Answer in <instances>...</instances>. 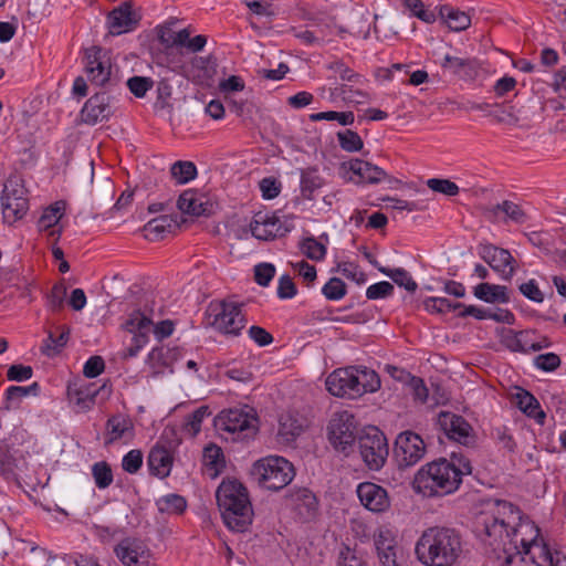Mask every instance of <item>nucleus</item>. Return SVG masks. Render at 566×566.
Returning <instances> with one entry per match:
<instances>
[{"instance_id":"f3484780","label":"nucleus","mask_w":566,"mask_h":566,"mask_svg":"<svg viewBox=\"0 0 566 566\" xmlns=\"http://www.w3.org/2000/svg\"><path fill=\"white\" fill-rule=\"evenodd\" d=\"M140 17L135 12L130 2H122L113 9L106 18L108 32L106 35H120L133 32L138 25Z\"/></svg>"},{"instance_id":"393cba45","label":"nucleus","mask_w":566,"mask_h":566,"mask_svg":"<svg viewBox=\"0 0 566 566\" xmlns=\"http://www.w3.org/2000/svg\"><path fill=\"white\" fill-rule=\"evenodd\" d=\"M524 554H532L531 559L527 560L530 566H557L558 557L555 558L546 544H538L536 538L526 542L524 538L520 541Z\"/></svg>"},{"instance_id":"0eeeda50","label":"nucleus","mask_w":566,"mask_h":566,"mask_svg":"<svg viewBox=\"0 0 566 566\" xmlns=\"http://www.w3.org/2000/svg\"><path fill=\"white\" fill-rule=\"evenodd\" d=\"M214 426L234 437L233 440H249L259 430V418L254 408L243 407L222 410L214 419Z\"/></svg>"},{"instance_id":"20e7f679","label":"nucleus","mask_w":566,"mask_h":566,"mask_svg":"<svg viewBox=\"0 0 566 566\" xmlns=\"http://www.w3.org/2000/svg\"><path fill=\"white\" fill-rule=\"evenodd\" d=\"M216 499L224 524L233 532H245L253 520V509L247 488L238 480H223Z\"/></svg>"},{"instance_id":"bf43d9fd","label":"nucleus","mask_w":566,"mask_h":566,"mask_svg":"<svg viewBox=\"0 0 566 566\" xmlns=\"http://www.w3.org/2000/svg\"><path fill=\"white\" fill-rule=\"evenodd\" d=\"M66 286L62 283L53 285L48 294V306L52 312H60L65 302Z\"/></svg>"},{"instance_id":"423d86ee","label":"nucleus","mask_w":566,"mask_h":566,"mask_svg":"<svg viewBox=\"0 0 566 566\" xmlns=\"http://www.w3.org/2000/svg\"><path fill=\"white\" fill-rule=\"evenodd\" d=\"M251 475L261 488L276 492L292 482L295 470L285 458L269 455L253 463Z\"/></svg>"},{"instance_id":"5fc2aeb1","label":"nucleus","mask_w":566,"mask_h":566,"mask_svg":"<svg viewBox=\"0 0 566 566\" xmlns=\"http://www.w3.org/2000/svg\"><path fill=\"white\" fill-rule=\"evenodd\" d=\"M300 248L302 252L313 261H322L326 254V247L314 237L305 238Z\"/></svg>"},{"instance_id":"cd10ccee","label":"nucleus","mask_w":566,"mask_h":566,"mask_svg":"<svg viewBox=\"0 0 566 566\" xmlns=\"http://www.w3.org/2000/svg\"><path fill=\"white\" fill-rule=\"evenodd\" d=\"M178 214H163L148 221L145 227V238L150 241L163 239L166 233H171L180 227Z\"/></svg>"},{"instance_id":"3c124183","label":"nucleus","mask_w":566,"mask_h":566,"mask_svg":"<svg viewBox=\"0 0 566 566\" xmlns=\"http://www.w3.org/2000/svg\"><path fill=\"white\" fill-rule=\"evenodd\" d=\"M92 475L98 489H106L113 482V472L111 465L105 461L96 462L92 467Z\"/></svg>"},{"instance_id":"f03ea898","label":"nucleus","mask_w":566,"mask_h":566,"mask_svg":"<svg viewBox=\"0 0 566 566\" xmlns=\"http://www.w3.org/2000/svg\"><path fill=\"white\" fill-rule=\"evenodd\" d=\"M462 553V536L450 527H430L416 544L417 557L426 566H453Z\"/></svg>"},{"instance_id":"4468645a","label":"nucleus","mask_w":566,"mask_h":566,"mask_svg":"<svg viewBox=\"0 0 566 566\" xmlns=\"http://www.w3.org/2000/svg\"><path fill=\"white\" fill-rule=\"evenodd\" d=\"M426 453L423 439L413 431L400 432L395 441L394 455L399 468H409L418 463Z\"/></svg>"},{"instance_id":"13d9d810","label":"nucleus","mask_w":566,"mask_h":566,"mask_svg":"<svg viewBox=\"0 0 566 566\" xmlns=\"http://www.w3.org/2000/svg\"><path fill=\"white\" fill-rule=\"evenodd\" d=\"M426 184L427 187L432 191L442 193L448 197H454L460 191L459 186L449 179L430 178Z\"/></svg>"},{"instance_id":"864d4df0","label":"nucleus","mask_w":566,"mask_h":566,"mask_svg":"<svg viewBox=\"0 0 566 566\" xmlns=\"http://www.w3.org/2000/svg\"><path fill=\"white\" fill-rule=\"evenodd\" d=\"M310 119L312 122L337 120L340 125L347 126V125H352L354 123L355 116H354L353 112L328 111V112L314 113V114L310 115Z\"/></svg>"},{"instance_id":"8fccbe9b","label":"nucleus","mask_w":566,"mask_h":566,"mask_svg":"<svg viewBox=\"0 0 566 566\" xmlns=\"http://www.w3.org/2000/svg\"><path fill=\"white\" fill-rule=\"evenodd\" d=\"M337 139L340 148L348 153L359 151L364 146L360 136L352 129L338 132Z\"/></svg>"},{"instance_id":"2eb2a0df","label":"nucleus","mask_w":566,"mask_h":566,"mask_svg":"<svg viewBox=\"0 0 566 566\" xmlns=\"http://www.w3.org/2000/svg\"><path fill=\"white\" fill-rule=\"evenodd\" d=\"M116 557L125 566H156L154 554L136 538H125L114 548Z\"/></svg>"},{"instance_id":"4d7b16f0","label":"nucleus","mask_w":566,"mask_h":566,"mask_svg":"<svg viewBox=\"0 0 566 566\" xmlns=\"http://www.w3.org/2000/svg\"><path fill=\"white\" fill-rule=\"evenodd\" d=\"M323 295L329 301H339L347 293V286L339 277H331L322 289Z\"/></svg>"},{"instance_id":"a19ab883","label":"nucleus","mask_w":566,"mask_h":566,"mask_svg":"<svg viewBox=\"0 0 566 566\" xmlns=\"http://www.w3.org/2000/svg\"><path fill=\"white\" fill-rule=\"evenodd\" d=\"M324 184L323 178L318 175L316 168H306L301 170V193L307 199H313L315 190L319 189Z\"/></svg>"},{"instance_id":"c756f323","label":"nucleus","mask_w":566,"mask_h":566,"mask_svg":"<svg viewBox=\"0 0 566 566\" xmlns=\"http://www.w3.org/2000/svg\"><path fill=\"white\" fill-rule=\"evenodd\" d=\"M512 400L522 412L535 418L538 423L544 422L545 412L541 410L538 400L530 391L516 387L515 392L512 394Z\"/></svg>"},{"instance_id":"dca6fc26","label":"nucleus","mask_w":566,"mask_h":566,"mask_svg":"<svg viewBox=\"0 0 566 566\" xmlns=\"http://www.w3.org/2000/svg\"><path fill=\"white\" fill-rule=\"evenodd\" d=\"M438 424L450 440L465 447L474 446L475 434L471 424L463 417L441 411L438 416Z\"/></svg>"},{"instance_id":"72a5a7b5","label":"nucleus","mask_w":566,"mask_h":566,"mask_svg":"<svg viewBox=\"0 0 566 566\" xmlns=\"http://www.w3.org/2000/svg\"><path fill=\"white\" fill-rule=\"evenodd\" d=\"M348 165L350 171L368 184H378L387 176L382 168L361 159H353Z\"/></svg>"},{"instance_id":"e433bc0d","label":"nucleus","mask_w":566,"mask_h":566,"mask_svg":"<svg viewBox=\"0 0 566 566\" xmlns=\"http://www.w3.org/2000/svg\"><path fill=\"white\" fill-rule=\"evenodd\" d=\"M303 426L291 415H282L279 422L277 437L280 442L290 444L302 433Z\"/></svg>"},{"instance_id":"c03bdc74","label":"nucleus","mask_w":566,"mask_h":566,"mask_svg":"<svg viewBox=\"0 0 566 566\" xmlns=\"http://www.w3.org/2000/svg\"><path fill=\"white\" fill-rule=\"evenodd\" d=\"M491 211L494 216H497L499 212H503L506 219L515 223H524L527 219L526 213L521 206L510 200H504L502 203H497Z\"/></svg>"},{"instance_id":"de8ad7c7","label":"nucleus","mask_w":566,"mask_h":566,"mask_svg":"<svg viewBox=\"0 0 566 566\" xmlns=\"http://www.w3.org/2000/svg\"><path fill=\"white\" fill-rule=\"evenodd\" d=\"M403 7L410 12L411 17H416L426 23L436 22L438 14L428 10L421 0H402Z\"/></svg>"},{"instance_id":"5701e85b","label":"nucleus","mask_w":566,"mask_h":566,"mask_svg":"<svg viewBox=\"0 0 566 566\" xmlns=\"http://www.w3.org/2000/svg\"><path fill=\"white\" fill-rule=\"evenodd\" d=\"M250 230L254 238L259 240H272L277 235H284L289 229L282 227V223L275 214L269 216L263 212L254 214L250 223Z\"/></svg>"},{"instance_id":"4c0bfd02","label":"nucleus","mask_w":566,"mask_h":566,"mask_svg":"<svg viewBox=\"0 0 566 566\" xmlns=\"http://www.w3.org/2000/svg\"><path fill=\"white\" fill-rule=\"evenodd\" d=\"M355 377H357L358 397L366 392H375L380 388V378L378 374L367 367L355 366Z\"/></svg>"},{"instance_id":"603ef678","label":"nucleus","mask_w":566,"mask_h":566,"mask_svg":"<svg viewBox=\"0 0 566 566\" xmlns=\"http://www.w3.org/2000/svg\"><path fill=\"white\" fill-rule=\"evenodd\" d=\"M70 331H63L59 336L50 333L44 345L41 347L42 354L46 356H54L61 352L69 340Z\"/></svg>"},{"instance_id":"774afa93","label":"nucleus","mask_w":566,"mask_h":566,"mask_svg":"<svg viewBox=\"0 0 566 566\" xmlns=\"http://www.w3.org/2000/svg\"><path fill=\"white\" fill-rule=\"evenodd\" d=\"M275 274V266L272 263H260L254 266L255 282L261 286H268Z\"/></svg>"},{"instance_id":"a878e982","label":"nucleus","mask_w":566,"mask_h":566,"mask_svg":"<svg viewBox=\"0 0 566 566\" xmlns=\"http://www.w3.org/2000/svg\"><path fill=\"white\" fill-rule=\"evenodd\" d=\"M178 358L177 348L155 347L148 354L146 365L151 370V376L157 377L164 374L166 368L172 373L171 365Z\"/></svg>"},{"instance_id":"b1692460","label":"nucleus","mask_w":566,"mask_h":566,"mask_svg":"<svg viewBox=\"0 0 566 566\" xmlns=\"http://www.w3.org/2000/svg\"><path fill=\"white\" fill-rule=\"evenodd\" d=\"M202 195L197 193L195 190H185L177 201L178 209L187 214L200 217L210 216L213 210V205L208 200H203Z\"/></svg>"},{"instance_id":"9b49d317","label":"nucleus","mask_w":566,"mask_h":566,"mask_svg":"<svg viewBox=\"0 0 566 566\" xmlns=\"http://www.w3.org/2000/svg\"><path fill=\"white\" fill-rule=\"evenodd\" d=\"M357 443L360 457L370 470L377 471L384 467L389 450L387 439L378 428L363 430Z\"/></svg>"},{"instance_id":"4be33fe9","label":"nucleus","mask_w":566,"mask_h":566,"mask_svg":"<svg viewBox=\"0 0 566 566\" xmlns=\"http://www.w3.org/2000/svg\"><path fill=\"white\" fill-rule=\"evenodd\" d=\"M287 499L302 522H310L316 517L318 501L315 494L308 489L298 488L290 490Z\"/></svg>"},{"instance_id":"052dcab7","label":"nucleus","mask_w":566,"mask_h":566,"mask_svg":"<svg viewBox=\"0 0 566 566\" xmlns=\"http://www.w3.org/2000/svg\"><path fill=\"white\" fill-rule=\"evenodd\" d=\"M338 566H366L363 555L348 546H344L338 554Z\"/></svg>"},{"instance_id":"58836bf2","label":"nucleus","mask_w":566,"mask_h":566,"mask_svg":"<svg viewBox=\"0 0 566 566\" xmlns=\"http://www.w3.org/2000/svg\"><path fill=\"white\" fill-rule=\"evenodd\" d=\"M154 35H191L197 32L191 24H186L185 20L169 18L154 29Z\"/></svg>"},{"instance_id":"aec40b11","label":"nucleus","mask_w":566,"mask_h":566,"mask_svg":"<svg viewBox=\"0 0 566 566\" xmlns=\"http://www.w3.org/2000/svg\"><path fill=\"white\" fill-rule=\"evenodd\" d=\"M356 492L360 503L374 513H382L390 507V499L386 489L376 483H359Z\"/></svg>"},{"instance_id":"1a4fd4ad","label":"nucleus","mask_w":566,"mask_h":566,"mask_svg":"<svg viewBox=\"0 0 566 566\" xmlns=\"http://www.w3.org/2000/svg\"><path fill=\"white\" fill-rule=\"evenodd\" d=\"M327 430L329 442L334 449L346 457L354 451L355 442L358 441L361 433L357 428L354 415L347 410L334 413Z\"/></svg>"},{"instance_id":"6ab92c4d","label":"nucleus","mask_w":566,"mask_h":566,"mask_svg":"<svg viewBox=\"0 0 566 566\" xmlns=\"http://www.w3.org/2000/svg\"><path fill=\"white\" fill-rule=\"evenodd\" d=\"M112 97L106 93H96L91 96L81 111L82 120L88 125L107 120L114 113L111 104Z\"/></svg>"},{"instance_id":"338daca9","label":"nucleus","mask_w":566,"mask_h":566,"mask_svg":"<svg viewBox=\"0 0 566 566\" xmlns=\"http://www.w3.org/2000/svg\"><path fill=\"white\" fill-rule=\"evenodd\" d=\"M143 464V453L134 449L126 453L122 461L123 470L129 474H135Z\"/></svg>"},{"instance_id":"680f3d73","label":"nucleus","mask_w":566,"mask_h":566,"mask_svg":"<svg viewBox=\"0 0 566 566\" xmlns=\"http://www.w3.org/2000/svg\"><path fill=\"white\" fill-rule=\"evenodd\" d=\"M560 364V357L555 353L539 354L534 358V366L547 373L555 371Z\"/></svg>"},{"instance_id":"69168bd1","label":"nucleus","mask_w":566,"mask_h":566,"mask_svg":"<svg viewBox=\"0 0 566 566\" xmlns=\"http://www.w3.org/2000/svg\"><path fill=\"white\" fill-rule=\"evenodd\" d=\"M210 410L207 406H201L197 410H195L188 418L186 423V429L192 436H196L201 429L202 420L210 416Z\"/></svg>"},{"instance_id":"37998d69","label":"nucleus","mask_w":566,"mask_h":566,"mask_svg":"<svg viewBox=\"0 0 566 566\" xmlns=\"http://www.w3.org/2000/svg\"><path fill=\"white\" fill-rule=\"evenodd\" d=\"M378 271L390 277L396 284H398L401 287H405L410 293H413L418 287L416 281L402 268L389 269L385 266H379Z\"/></svg>"},{"instance_id":"c9c22d12","label":"nucleus","mask_w":566,"mask_h":566,"mask_svg":"<svg viewBox=\"0 0 566 566\" xmlns=\"http://www.w3.org/2000/svg\"><path fill=\"white\" fill-rule=\"evenodd\" d=\"M474 296L486 303H507L510 296L506 286L480 283L474 287Z\"/></svg>"},{"instance_id":"2f4dec72","label":"nucleus","mask_w":566,"mask_h":566,"mask_svg":"<svg viewBox=\"0 0 566 566\" xmlns=\"http://www.w3.org/2000/svg\"><path fill=\"white\" fill-rule=\"evenodd\" d=\"M40 390V386L38 382H33L30 386H10L6 392L4 397L0 400V410L9 411L14 410L20 407L22 399L29 395L36 396Z\"/></svg>"},{"instance_id":"e2e57ef3","label":"nucleus","mask_w":566,"mask_h":566,"mask_svg":"<svg viewBox=\"0 0 566 566\" xmlns=\"http://www.w3.org/2000/svg\"><path fill=\"white\" fill-rule=\"evenodd\" d=\"M191 64L195 69L202 72L206 78H211L217 73V60L212 55L195 56Z\"/></svg>"},{"instance_id":"ddd939ff","label":"nucleus","mask_w":566,"mask_h":566,"mask_svg":"<svg viewBox=\"0 0 566 566\" xmlns=\"http://www.w3.org/2000/svg\"><path fill=\"white\" fill-rule=\"evenodd\" d=\"M83 63L92 83L102 86L109 81L112 73V51L109 49L99 45L85 48Z\"/></svg>"},{"instance_id":"0e129e2a","label":"nucleus","mask_w":566,"mask_h":566,"mask_svg":"<svg viewBox=\"0 0 566 566\" xmlns=\"http://www.w3.org/2000/svg\"><path fill=\"white\" fill-rule=\"evenodd\" d=\"M153 85L154 81L144 76H133L127 81L129 91L138 98L144 97Z\"/></svg>"},{"instance_id":"6e6d98bb","label":"nucleus","mask_w":566,"mask_h":566,"mask_svg":"<svg viewBox=\"0 0 566 566\" xmlns=\"http://www.w3.org/2000/svg\"><path fill=\"white\" fill-rule=\"evenodd\" d=\"M332 95L342 97L346 102L356 104L364 103L368 97L367 93L360 90H355L352 85L348 84H342L335 87L332 91Z\"/></svg>"},{"instance_id":"49530a36","label":"nucleus","mask_w":566,"mask_h":566,"mask_svg":"<svg viewBox=\"0 0 566 566\" xmlns=\"http://www.w3.org/2000/svg\"><path fill=\"white\" fill-rule=\"evenodd\" d=\"M157 507L161 513L179 514L187 507L185 497L178 494H168L157 501Z\"/></svg>"},{"instance_id":"7ed1b4c3","label":"nucleus","mask_w":566,"mask_h":566,"mask_svg":"<svg viewBox=\"0 0 566 566\" xmlns=\"http://www.w3.org/2000/svg\"><path fill=\"white\" fill-rule=\"evenodd\" d=\"M496 511L483 518L476 528L481 542L494 552L502 551L506 555L510 549H517V522L521 520L520 510L510 502L496 501Z\"/></svg>"},{"instance_id":"f8f14e48","label":"nucleus","mask_w":566,"mask_h":566,"mask_svg":"<svg viewBox=\"0 0 566 566\" xmlns=\"http://www.w3.org/2000/svg\"><path fill=\"white\" fill-rule=\"evenodd\" d=\"M1 206L3 217L17 221L27 213L29 209V200L27 198V189L23 180L18 175H11L3 184L1 195Z\"/></svg>"},{"instance_id":"c85d7f7f","label":"nucleus","mask_w":566,"mask_h":566,"mask_svg":"<svg viewBox=\"0 0 566 566\" xmlns=\"http://www.w3.org/2000/svg\"><path fill=\"white\" fill-rule=\"evenodd\" d=\"M147 465L153 475L160 479L168 476L172 467V457L169 450L164 446L153 447L147 458Z\"/></svg>"},{"instance_id":"a18cd8bd","label":"nucleus","mask_w":566,"mask_h":566,"mask_svg":"<svg viewBox=\"0 0 566 566\" xmlns=\"http://www.w3.org/2000/svg\"><path fill=\"white\" fill-rule=\"evenodd\" d=\"M171 177L178 184H187L197 176V167L192 161H176L170 168Z\"/></svg>"},{"instance_id":"f704fd0d","label":"nucleus","mask_w":566,"mask_h":566,"mask_svg":"<svg viewBox=\"0 0 566 566\" xmlns=\"http://www.w3.org/2000/svg\"><path fill=\"white\" fill-rule=\"evenodd\" d=\"M101 390H105V386L96 388L94 384H87L69 389V396L81 410H88L94 406L95 398Z\"/></svg>"},{"instance_id":"bb28decb","label":"nucleus","mask_w":566,"mask_h":566,"mask_svg":"<svg viewBox=\"0 0 566 566\" xmlns=\"http://www.w3.org/2000/svg\"><path fill=\"white\" fill-rule=\"evenodd\" d=\"M438 18L451 32H462L471 24V17L451 4L437 7Z\"/></svg>"},{"instance_id":"39448f33","label":"nucleus","mask_w":566,"mask_h":566,"mask_svg":"<svg viewBox=\"0 0 566 566\" xmlns=\"http://www.w3.org/2000/svg\"><path fill=\"white\" fill-rule=\"evenodd\" d=\"M124 327L133 334L132 343L123 352L124 359L136 357L139 350L148 343L150 333H154L161 340L169 337L174 332L171 321H161L154 325L153 321L140 311H134L125 322Z\"/></svg>"},{"instance_id":"79ce46f5","label":"nucleus","mask_w":566,"mask_h":566,"mask_svg":"<svg viewBox=\"0 0 566 566\" xmlns=\"http://www.w3.org/2000/svg\"><path fill=\"white\" fill-rule=\"evenodd\" d=\"M378 557L382 566H398L397 546L394 539L385 537L382 534L375 542Z\"/></svg>"},{"instance_id":"9d476101","label":"nucleus","mask_w":566,"mask_h":566,"mask_svg":"<svg viewBox=\"0 0 566 566\" xmlns=\"http://www.w3.org/2000/svg\"><path fill=\"white\" fill-rule=\"evenodd\" d=\"M208 314L209 317H212L210 325L226 335L238 336L245 325L241 304L234 302L211 303L208 307Z\"/></svg>"},{"instance_id":"09e8293b","label":"nucleus","mask_w":566,"mask_h":566,"mask_svg":"<svg viewBox=\"0 0 566 566\" xmlns=\"http://www.w3.org/2000/svg\"><path fill=\"white\" fill-rule=\"evenodd\" d=\"M423 306L426 311L430 313L444 314L460 310V307H462V303H453L446 297H428L423 301Z\"/></svg>"},{"instance_id":"a211bd4d","label":"nucleus","mask_w":566,"mask_h":566,"mask_svg":"<svg viewBox=\"0 0 566 566\" xmlns=\"http://www.w3.org/2000/svg\"><path fill=\"white\" fill-rule=\"evenodd\" d=\"M357 381L355 366H350L334 370L326 378L325 385L333 396L355 399L358 397Z\"/></svg>"},{"instance_id":"f257e3e1","label":"nucleus","mask_w":566,"mask_h":566,"mask_svg":"<svg viewBox=\"0 0 566 566\" xmlns=\"http://www.w3.org/2000/svg\"><path fill=\"white\" fill-rule=\"evenodd\" d=\"M470 460L452 453L451 461L441 458L423 465L415 476V488L424 496H444L457 491L462 476L471 474Z\"/></svg>"},{"instance_id":"7c9ffc66","label":"nucleus","mask_w":566,"mask_h":566,"mask_svg":"<svg viewBox=\"0 0 566 566\" xmlns=\"http://www.w3.org/2000/svg\"><path fill=\"white\" fill-rule=\"evenodd\" d=\"M106 431L108 438L105 444H111L122 438H132L134 436V423L129 417L117 413L108 418Z\"/></svg>"},{"instance_id":"6e6552de","label":"nucleus","mask_w":566,"mask_h":566,"mask_svg":"<svg viewBox=\"0 0 566 566\" xmlns=\"http://www.w3.org/2000/svg\"><path fill=\"white\" fill-rule=\"evenodd\" d=\"M207 38H154L150 51L159 64L181 62V56L201 51Z\"/></svg>"},{"instance_id":"473e14b6","label":"nucleus","mask_w":566,"mask_h":566,"mask_svg":"<svg viewBox=\"0 0 566 566\" xmlns=\"http://www.w3.org/2000/svg\"><path fill=\"white\" fill-rule=\"evenodd\" d=\"M441 66L451 70L453 74L462 78H472L476 74L479 63L475 59H462L446 54Z\"/></svg>"},{"instance_id":"412c9836","label":"nucleus","mask_w":566,"mask_h":566,"mask_svg":"<svg viewBox=\"0 0 566 566\" xmlns=\"http://www.w3.org/2000/svg\"><path fill=\"white\" fill-rule=\"evenodd\" d=\"M482 259L502 277L510 281L516 271L515 259L509 250L495 245H486L481 253Z\"/></svg>"},{"instance_id":"ea45409f","label":"nucleus","mask_w":566,"mask_h":566,"mask_svg":"<svg viewBox=\"0 0 566 566\" xmlns=\"http://www.w3.org/2000/svg\"><path fill=\"white\" fill-rule=\"evenodd\" d=\"M65 207V201L59 200L45 208L38 221L39 230L45 231L54 228L64 216Z\"/></svg>"}]
</instances>
